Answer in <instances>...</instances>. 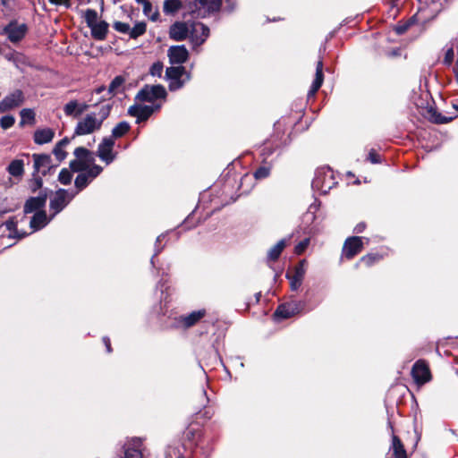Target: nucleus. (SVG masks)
Listing matches in <instances>:
<instances>
[{"label":"nucleus","mask_w":458,"mask_h":458,"mask_svg":"<svg viewBox=\"0 0 458 458\" xmlns=\"http://www.w3.org/2000/svg\"><path fill=\"white\" fill-rule=\"evenodd\" d=\"M51 217L48 219L45 211H37L30 219V226L33 232L38 231L45 227Z\"/></svg>","instance_id":"obj_25"},{"label":"nucleus","mask_w":458,"mask_h":458,"mask_svg":"<svg viewBox=\"0 0 458 458\" xmlns=\"http://www.w3.org/2000/svg\"><path fill=\"white\" fill-rule=\"evenodd\" d=\"M367 159L372 164H379L381 163L380 156L375 151V149H370L368 155Z\"/></svg>","instance_id":"obj_54"},{"label":"nucleus","mask_w":458,"mask_h":458,"mask_svg":"<svg viewBox=\"0 0 458 458\" xmlns=\"http://www.w3.org/2000/svg\"><path fill=\"white\" fill-rule=\"evenodd\" d=\"M209 36V28L204 23L199 22L193 25L190 39L193 47H200Z\"/></svg>","instance_id":"obj_21"},{"label":"nucleus","mask_w":458,"mask_h":458,"mask_svg":"<svg viewBox=\"0 0 458 458\" xmlns=\"http://www.w3.org/2000/svg\"><path fill=\"white\" fill-rule=\"evenodd\" d=\"M189 34V29L186 23L177 21L171 25L169 36L172 39L182 41L184 40Z\"/></svg>","instance_id":"obj_23"},{"label":"nucleus","mask_w":458,"mask_h":458,"mask_svg":"<svg viewBox=\"0 0 458 458\" xmlns=\"http://www.w3.org/2000/svg\"><path fill=\"white\" fill-rule=\"evenodd\" d=\"M114 144L113 137H105L98 147L97 156L106 165H110L116 158L117 153L113 150Z\"/></svg>","instance_id":"obj_9"},{"label":"nucleus","mask_w":458,"mask_h":458,"mask_svg":"<svg viewBox=\"0 0 458 458\" xmlns=\"http://www.w3.org/2000/svg\"><path fill=\"white\" fill-rule=\"evenodd\" d=\"M72 179V172L67 168H63L58 174V181L64 184L68 185Z\"/></svg>","instance_id":"obj_44"},{"label":"nucleus","mask_w":458,"mask_h":458,"mask_svg":"<svg viewBox=\"0 0 458 458\" xmlns=\"http://www.w3.org/2000/svg\"><path fill=\"white\" fill-rule=\"evenodd\" d=\"M142 445V438H128L122 447L123 455L121 458H143Z\"/></svg>","instance_id":"obj_12"},{"label":"nucleus","mask_w":458,"mask_h":458,"mask_svg":"<svg viewBox=\"0 0 458 458\" xmlns=\"http://www.w3.org/2000/svg\"><path fill=\"white\" fill-rule=\"evenodd\" d=\"M113 105L110 103L102 104L98 113L91 112L78 122L74 135H87L98 131L101 128L103 122L109 116Z\"/></svg>","instance_id":"obj_1"},{"label":"nucleus","mask_w":458,"mask_h":458,"mask_svg":"<svg viewBox=\"0 0 458 458\" xmlns=\"http://www.w3.org/2000/svg\"><path fill=\"white\" fill-rule=\"evenodd\" d=\"M207 314L205 309L191 311L189 314L180 316L176 320V327L183 329L190 328L196 325Z\"/></svg>","instance_id":"obj_18"},{"label":"nucleus","mask_w":458,"mask_h":458,"mask_svg":"<svg viewBox=\"0 0 458 458\" xmlns=\"http://www.w3.org/2000/svg\"><path fill=\"white\" fill-rule=\"evenodd\" d=\"M53 154L55 156L56 160L58 162H62L67 157V152H65L64 148L59 147L58 145L55 146L53 149Z\"/></svg>","instance_id":"obj_49"},{"label":"nucleus","mask_w":458,"mask_h":458,"mask_svg":"<svg viewBox=\"0 0 458 458\" xmlns=\"http://www.w3.org/2000/svg\"><path fill=\"white\" fill-rule=\"evenodd\" d=\"M324 81L323 61L320 59L317 63L315 79L309 90L308 97L314 96L319 89Z\"/></svg>","instance_id":"obj_24"},{"label":"nucleus","mask_w":458,"mask_h":458,"mask_svg":"<svg viewBox=\"0 0 458 458\" xmlns=\"http://www.w3.org/2000/svg\"><path fill=\"white\" fill-rule=\"evenodd\" d=\"M411 376L418 385H423L430 380V371L427 362L424 360H419L413 364L411 369Z\"/></svg>","instance_id":"obj_16"},{"label":"nucleus","mask_w":458,"mask_h":458,"mask_svg":"<svg viewBox=\"0 0 458 458\" xmlns=\"http://www.w3.org/2000/svg\"><path fill=\"white\" fill-rule=\"evenodd\" d=\"M43 186V180L38 175V174H35L33 171L32 178L29 182V188L31 192H36L38 190L41 189Z\"/></svg>","instance_id":"obj_41"},{"label":"nucleus","mask_w":458,"mask_h":458,"mask_svg":"<svg viewBox=\"0 0 458 458\" xmlns=\"http://www.w3.org/2000/svg\"><path fill=\"white\" fill-rule=\"evenodd\" d=\"M89 165V164L84 162L83 160H78L76 158L70 162V169L72 172L76 173H81L83 171H86Z\"/></svg>","instance_id":"obj_43"},{"label":"nucleus","mask_w":458,"mask_h":458,"mask_svg":"<svg viewBox=\"0 0 458 458\" xmlns=\"http://www.w3.org/2000/svg\"><path fill=\"white\" fill-rule=\"evenodd\" d=\"M165 237V233H162L160 234L159 236H157V240H156V243H155V253L154 255L151 257V259H150V264L152 265V267H155V258L162 251V250L164 249L163 246H159V242H161L162 239H164Z\"/></svg>","instance_id":"obj_46"},{"label":"nucleus","mask_w":458,"mask_h":458,"mask_svg":"<svg viewBox=\"0 0 458 458\" xmlns=\"http://www.w3.org/2000/svg\"><path fill=\"white\" fill-rule=\"evenodd\" d=\"M305 308V302L301 301H291L280 304L276 310L274 316L278 319H286L301 313Z\"/></svg>","instance_id":"obj_8"},{"label":"nucleus","mask_w":458,"mask_h":458,"mask_svg":"<svg viewBox=\"0 0 458 458\" xmlns=\"http://www.w3.org/2000/svg\"><path fill=\"white\" fill-rule=\"evenodd\" d=\"M102 171L103 168L98 165L93 164L90 167L89 165L86 171L80 173L75 178L74 184L77 190L80 191L85 189Z\"/></svg>","instance_id":"obj_11"},{"label":"nucleus","mask_w":458,"mask_h":458,"mask_svg":"<svg viewBox=\"0 0 458 458\" xmlns=\"http://www.w3.org/2000/svg\"><path fill=\"white\" fill-rule=\"evenodd\" d=\"M222 0H186L185 8L194 18H204L211 13L217 12Z\"/></svg>","instance_id":"obj_2"},{"label":"nucleus","mask_w":458,"mask_h":458,"mask_svg":"<svg viewBox=\"0 0 458 458\" xmlns=\"http://www.w3.org/2000/svg\"><path fill=\"white\" fill-rule=\"evenodd\" d=\"M363 248L362 239L359 236L349 237L345 240L343 247V257L352 259L361 251Z\"/></svg>","instance_id":"obj_20"},{"label":"nucleus","mask_w":458,"mask_h":458,"mask_svg":"<svg viewBox=\"0 0 458 458\" xmlns=\"http://www.w3.org/2000/svg\"><path fill=\"white\" fill-rule=\"evenodd\" d=\"M157 17H158V13H156L155 14H153V15L151 16V20H152V21H156V20L157 19Z\"/></svg>","instance_id":"obj_64"},{"label":"nucleus","mask_w":458,"mask_h":458,"mask_svg":"<svg viewBox=\"0 0 458 458\" xmlns=\"http://www.w3.org/2000/svg\"><path fill=\"white\" fill-rule=\"evenodd\" d=\"M74 156L76 157V159L78 160H83L84 162L91 165L94 163L95 158L92 156V153L84 147H78L74 149L73 152Z\"/></svg>","instance_id":"obj_31"},{"label":"nucleus","mask_w":458,"mask_h":458,"mask_svg":"<svg viewBox=\"0 0 458 458\" xmlns=\"http://www.w3.org/2000/svg\"><path fill=\"white\" fill-rule=\"evenodd\" d=\"M113 27L116 31H118L120 33H123V34L128 33L129 34L130 25L128 23L122 22V21H115L114 23Z\"/></svg>","instance_id":"obj_50"},{"label":"nucleus","mask_w":458,"mask_h":458,"mask_svg":"<svg viewBox=\"0 0 458 458\" xmlns=\"http://www.w3.org/2000/svg\"><path fill=\"white\" fill-rule=\"evenodd\" d=\"M87 26L91 30V36L96 40H104L108 32L109 24L105 21H98L96 10L87 9L84 13Z\"/></svg>","instance_id":"obj_4"},{"label":"nucleus","mask_w":458,"mask_h":458,"mask_svg":"<svg viewBox=\"0 0 458 458\" xmlns=\"http://www.w3.org/2000/svg\"><path fill=\"white\" fill-rule=\"evenodd\" d=\"M55 131L50 128L38 129L34 132L33 140L36 144H47L54 139Z\"/></svg>","instance_id":"obj_26"},{"label":"nucleus","mask_w":458,"mask_h":458,"mask_svg":"<svg viewBox=\"0 0 458 458\" xmlns=\"http://www.w3.org/2000/svg\"><path fill=\"white\" fill-rule=\"evenodd\" d=\"M54 5H64L66 8L71 7V0H48Z\"/></svg>","instance_id":"obj_55"},{"label":"nucleus","mask_w":458,"mask_h":458,"mask_svg":"<svg viewBox=\"0 0 458 458\" xmlns=\"http://www.w3.org/2000/svg\"><path fill=\"white\" fill-rule=\"evenodd\" d=\"M21 122L20 125L23 126L25 123H34L35 113L30 108H24L20 112Z\"/></svg>","instance_id":"obj_36"},{"label":"nucleus","mask_w":458,"mask_h":458,"mask_svg":"<svg viewBox=\"0 0 458 458\" xmlns=\"http://www.w3.org/2000/svg\"><path fill=\"white\" fill-rule=\"evenodd\" d=\"M73 197V194H69L64 189L57 190L49 202V210L52 212L51 218L60 213L70 203Z\"/></svg>","instance_id":"obj_7"},{"label":"nucleus","mask_w":458,"mask_h":458,"mask_svg":"<svg viewBox=\"0 0 458 458\" xmlns=\"http://www.w3.org/2000/svg\"><path fill=\"white\" fill-rule=\"evenodd\" d=\"M79 107V102L77 100H71L64 106V112L66 116L78 117L77 109Z\"/></svg>","instance_id":"obj_40"},{"label":"nucleus","mask_w":458,"mask_h":458,"mask_svg":"<svg viewBox=\"0 0 458 458\" xmlns=\"http://www.w3.org/2000/svg\"><path fill=\"white\" fill-rule=\"evenodd\" d=\"M160 276H161V278L156 285V290L157 291L160 290V293H161L160 301H161V302L164 301L165 305L167 302V297H168V293H167L168 285H167V279L165 278V276H167V273L165 270H162Z\"/></svg>","instance_id":"obj_27"},{"label":"nucleus","mask_w":458,"mask_h":458,"mask_svg":"<svg viewBox=\"0 0 458 458\" xmlns=\"http://www.w3.org/2000/svg\"><path fill=\"white\" fill-rule=\"evenodd\" d=\"M142 6H143V12L145 14H148L152 9V4L149 1L143 3Z\"/></svg>","instance_id":"obj_60"},{"label":"nucleus","mask_w":458,"mask_h":458,"mask_svg":"<svg viewBox=\"0 0 458 458\" xmlns=\"http://www.w3.org/2000/svg\"><path fill=\"white\" fill-rule=\"evenodd\" d=\"M382 259V256L378 253H370L363 256L360 259V262L365 263L368 267L372 266L376 262L379 261Z\"/></svg>","instance_id":"obj_45"},{"label":"nucleus","mask_w":458,"mask_h":458,"mask_svg":"<svg viewBox=\"0 0 458 458\" xmlns=\"http://www.w3.org/2000/svg\"><path fill=\"white\" fill-rule=\"evenodd\" d=\"M336 184L333 171L329 167H320L315 173L311 187L321 194H327Z\"/></svg>","instance_id":"obj_3"},{"label":"nucleus","mask_w":458,"mask_h":458,"mask_svg":"<svg viewBox=\"0 0 458 458\" xmlns=\"http://www.w3.org/2000/svg\"><path fill=\"white\" fill-rule=\"evenodd\" d=\"M271 172V165L270 164H265L260 166H259L253 175L255 179L257 180H262L269 176Z\"/></svg>","instance_id":"obj_39"},{"label":"nucleus","mask_w":458,"mask_h":458,"mask_svg":"<svg viewBox=\"0 0 458 458\" xmlns=\"http://www.w3.org/2000/svg\"><path fill=\"white\" fill-rule=\"evenodd\" d=\"M163 72V64L159 62L154 63L149 70L152 76L161 77Z\"/></svg>","instance_id":"obj_51"},{"label":"nucleus","mask_w":458,"mask_h":458,"mask_svg":"<svg viewBox=\"0 0 458 458\" xmlns=\"http://www.w3.org/2000/svg\"><path fill=\"white\" fill-rule=\"evenodd\" d=\"M7 172L14 177H20L24 173V164L21 159L13 160L7 166Z\"/></svg>","instance_id":"obj_30"},{"label":"nucleus","mask_w":458,"mask_h":458,"mask_svg":"<svg viewBox=\"0 0 458 458\" xmlns=\"http://www.w3.org/2000/svg\"><path fill=\"white\" fill-rule=\"evenodd\" d=\"M166 90L164 86L157 85H144L141 89L137 93L135 99L139 102L153 103L157 99H165L166 98Z\"/></svg>","instance_id":"obj_6"},{"label":"nucleus","mask_w":458,"mask_h":458,"mask_svg":"<svg viewBox=\"0 0 458 458\" xmlns=\"http://www.w3.org/2000/svg\"><path fill=\"white\" fill-rule=\"evenodd\" d=\"M125 82V78L122 75L115 76L108 86V94L115 96L118 92L121 91V88Z\"/></svg>","instance_id":"obj_34"},{"label":"nucleus","mask_w":458,"mask_h":458,"mask_svg":"<svg viewBox=\"0 0 458 458\" xmlns=\"http://www.w3.org/2000/svg\"><path fill=\"white\" fill-rule=\"evenodd\" d=\"M165 76L169 81L168 88L171 91L180 89L191 79L190 73L182 65L166 68Z\"/></svg>","instance_id":"obj_5"},{"label":"nucleus","mask_w":458,"mask_h":458,"mask_svg":"<svg viewBox=\"0 0 458 458\" xmlns=\"http://www.w3.org/2000/svg\"><path fill=\"white\" fill-rule=\"evenodd\" d=\"M236 0H226L225 10L229 13L233 12L236 6Z\"/></svg>","instance_id":"obj_56"},{"label":"nucleus","mask_w":458,"mask_h":458,"mask_svg":"<svg viewBox=\"0 0 458 458\" xmlns=\"http://www.w3.org/2000/svg\"><path fill=\"white\" fill-rule=\"evenodd\" d=\"M182 7L181 0H165L163 4V12L166 15H173Z\"/></svg>","instance_id":"obj_29"},{"label":"nucleus","mask_w":458,"mask_h":458,"mask_svg":"<svg viewBox=\"0 0 458 458\" xmlns=\"http://www.w3.org/2000/svg\"><path fill=\"white\" fill-rule=\"evenodd\" d=\"M89 107V106L86 103H79V107L77 109L78 116H80L82 113H84L86 110H88Z\"/></svg>","instance_id":"obj_58"},{"label":"nucleus","mask_w":458,"mask_h":458,"mask_svg":"<svg viewBox=\"0 0 458 458\" xmlns=\"http://www.w3.org/2000/svg\"><path fill=\"white\" fill-rule=\"evenodd\" d=\"M454 57V47H453V46H451L445 51V57L443 60L444 64L450 66L453 64Z\"/></svg>","instance_id":"obj_48"},{"label":"nucleus","mask_w":458,"mask_h":458,"mask_svg":"<svg viewBox=\"0 0 458 458\" xmlns=\"http://www.w3.org/2000/svg\"><path fill=\"white\" fill-rule=\"evenodd\" d=\"M4 225L5 226L6 230L10 232V236L23 238L25 235H27L26 233H23L21 234L18 233L17 222L15 221L14 217H10L7 221L4 223Z\"/></svg>","instance_id":"obj_35"},{"label":"nucleus","mask_w":458,"mask_h":458,"mask_svg":"<svg viewBox=\"0 0 458 458\" xmlns=\"http://www.w3.org/2000/svg\"><path fill=\"white\" fill-rule=\"evenodd\" d=\"M15 123V119L13 115H4L0 119V126L4 130L11 128Z\"/></svg>","instance_id":"obj_47"},{"label":"nucleus","mask_w":458,"mask_h":458,"mask_svg":"<svg viewBox=\"0 0 458 458\" xmlns=\"http://www.w3.org/2000/svg\"><path fill=\"white\" fill-rule=\"evenodd\" d=\"M169 62L172 64L182 65L189 57V52L185 46H172L167 51Z\"/></svg>","instance_id":"obj_22"},{"label":"nucleus","mask_w":458,"mask_h":458,"mask_svg":"<svg viewBox=\"0 0 458 458\" xmlns=\"http://www.w3.org/2000/svg\"><path fill=\"white\" fill-rule=\"evenodd\" d=\"M416 21V15H413L412 17H411L407 21H404V22H398V24L394 27V31L397 35H403L408 30L409 28L414 24Z\"/></svg>","instance_id":"obj_37"},{"label":"nucleus","mask_w":458,"mask_h":458,"mask_svg":"<svg viewBox=\"0 0 458 458\" xmlns=\"http://www.w3.org/2000/svg\"><path fill=\"white\" fill-rule=\"evenodd\" d=\"M130 129L131 125L129 123L126 121H122L113 128L110 137H113V140L122 138L130 131Z\"/></svg>","instance_id":"obj_33"},{"label":"nucleus","mask_w":458,"mask_h":458,"mask_svg":"<svg viewBox=\"0 0 458 458\" xmlns=\"http://www.w3.org/2000/svg\"><path fill=\"white\" fill-rule=\"evenodd\" d=\"M319 205V201L315 199L314 202L310 205L306 216H310V219L313 220L315 218V212L318 209Z\"/></svg>","instance_id":"obj_53"},{"label":"nucleus","mask_w":458,"mask_h":458,"mask_svg":"<svg viewBox=\"0 0 458 458\" xmlns=\"http://www.w3.org/2000/svg\"><path fill=\"white\" fill-rule=\"evenodd\" d=\"M286 246V240L282 239L267 251V261H276L279 259L282 251Z\"/></svg>","instance_id":"obj_28"},{"label":"nucleus","mask_w":458,"mask_h":458,"mask_svg":"<svg viewBox=\"0 0 458 458\" xmlns=\"http://www.w3.org/2000/svg\"><path fill=\"white\" fill-rule=\"evenodd\" d=\"M160 105H133L128 108V114L131 116L136 117L137 123H140L141 122L147 121L156 110L160 108Z\"/></svg>","instance_id":"obj_13"},{"label":"nucleus","mask_w":458,"mask_h":458,"mask_svg":"<svg viewBox=\"0 0 458 458\" xmlns=\"http://www.w3.org/2000/svg\"><path fill=\"white\" fill-rule=\"evenodd\" d=\"M392 447L394 451V458H407L406 451L400 438L393 435L392 437Z\"/></svg>","instance_id":"obj_32"},{"label":"nucleus","mask_w":458,"mask_h":458,"mask_svg":"<svg viewBox=\"0 0 458 458\" xmlns=\"http://www.w3.org/2000/svg\"><path fill=\"white\" fill-rule=\"evenodd\" d=\"M428 112L430 113L431 121L437 124H444L453 120L452 117L442 115L440 113H437L432 108Z\"/></svg>","instance_id":"obj_42"},{"label":"nucleus","mask_w":458,"mask_h":458,"mask_svg":"<svg viewBox=\"0 0 458 458\" xmlns=\"http://www.w3.org/2000/svg\"><path fill=\"white\" fill-rule=\"evenodd\" d=\"M69 143H70V140H69L67 137H65V138L62 139L60 141H58L56 145H58L59 147H61V148H65Z\"/></svg>","instance_id":"obj_61"},{"label":"nucleus","mask_w":458,"mask_h":458,"mask_svg":"<svg viewBox=\"0 0 458 458\" xmlns=\"http://www.w3.org/2000/svg\"><path fill=\"white\" fill-rule=\"evenodd\" d=\"M48 189H43L38 196L30 197L24 204L23 210L25 214L40 211L39 209L44 208L47 199Z\"/></svg>","instance_id":"obj_19"},{"label":"nucleus","mask_w":458,"mask_h":458,"mask_svg":"<svg viewBox=\"0 0 458 458\" xmlns=\"http://www.w3.org/2000/svg\"><path fill=\"white\" fill-rule=\"evenodd\" d=\"M27 30L26 24H19L16 21H12L4 26L3 32L7 35L12 43H17L25 37Z\"/></svg>","instance_id":"obj_15"},{"label":"nucleus","mask_w":458,"mask_h":458,"mask_svg":"<svg viewBox=\"0 0 458 458\" xmlns=\"http://www.w3.org/2000/svg\"><path fill=\"white\" fill-rule=\"evenodd\" d=\"M310 244V238H305L304 240L301 241L294 249V251L297 255H301L304 252V250L307 249V247Z\"/></svg>","instance_id":"obj_52"},{"label":"nucleus","mask_w":458,"mask_h":458,"mask_svg":"<svg viewBox=\"0 0 458 458\" xmlns=\"http://www.w3.org/2000/svg\"><path fill=\"white\" fill-rule=\"evenodd\" d=\"M365 228H366V224L363 222H360L356 225V226L353 229V232L355 233H361L365 230Z\"/></svg>","instance_id":"obj_57"},{"label":"nucleus","mask_w":458,"mask_h":458,"mask_svg":"<svg viewBox=\"0 0 458 458\" xmlns=\"http://www.w3.org/2000/svg\"><path fill=\"white\" fill-rule=\"evenodd\" d=\"M33 171L35 174L41 173L43 176L50 174L53 169L57 167L58 164H53L49 154H33Z\"/></svg>","instance_id":"obj_10"},{"label":"nucleus","mask_w":458,"mask_h":458,"mask_svg":"<svg viewBox=\"0 0 458 458\" xmlns=\"http://www.w3.org/2000/svg\"><path fill=\"white\" fill-rule=\"evenodd\" d=\"M147 25L145 22H138L133 28L130 27L129 35L131 38H137L146 32Z\"/></svg>","instance_id":"obj_38"},{"label":"nucleus","mask_w":458,"mask_h":458,"mask_svg":"<svg viewBox=\"0 0 458 458\" xmlns=\"http://www.w3.org/2000/svg\"><path fill=\"white\" fill-rule=\"evenodd\" d=\"M262 152H263V155H265V154L270 155V154H272L273 150H271L267 146H265L262 149Z\"/></svg>","instance_id":"obj_62"},{"label":"nucleus","mask_w":458,"mask_h":458,"mask_svg":"<svg viewBox=\"0 0 458 458\" xmlns=\"http://www.w3.org/2000/svg\"><path fill=\"white\" fill-rule=\"evenodd\" d=\"M25 100L24 94L21 89H15L10 94L6 95L0 101V112L5 113L15 107L20 106Z\"/></svg>","instance_id":"obj_14"},{"label":"nucleus","mask_w":458,"mask_h":458,"mask_svg":"<svg viewBox=\"0 0 458 458\" xmlns=\"http://www.w3.org/2000/svg\"><path fill=\"white\" fill-rule=\"evenodd\" d=\"M306 261L303 259L300 261L293 268V272L286 273V278L290 281V287L292 291H297L302 284L306 273Z\"/></svg>","instance_id":"obj_17"},{"label":"nucleus","mask_w":458,"mask_h":458,"mask_svg":"<svg viewBox=\"0 0 458 458\" xmlns=\"http://www.w3.org/2000/svg\"><path fill=\"white\" fill-rule=\"evenodd\" d=\"M103 343H104V344H105V346L106 348V352L108 353H110L112 352V348H111V342H110L109 337L104 336L103 337Z\"/></svg>","instance_id":"obj_59"},{"label":"nucleus","mask_w":458,"mask_h":458,"mask_svg":"<svg viewBox=\"0 0 458 458\" xmlns=\"http://www.w3.org/2000/svg\"><path fill=\"white\" fill-rule=\"evenodd\" d=\"M105 90H106V87H105V86H100V87H98V88H97V89H95V92H96L97 94H101V93H102L103 91H105Z\"/></svg>","instance_id":"obj_63"}]
</instances>
